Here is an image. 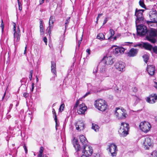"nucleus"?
Here are the masks:
<instances>
[{
  "mask_svg": "<svg viewBox=\"0 0 157 157\" xmlns=\"http://www.w3.org/2000/svg\"><path fill=\"white\" fill-rule=\"evenodd\" d=\"M137 30V35L140 36H146L147 40L152 43H155L157 41L156 37L157 33L155 31L152 30H147L146 26L140 25H136Z\"/></svg>",
  "mask_w": 157,
  "mask_h": 157,
  "instance_id": "1",
  "label": "nucleus"
},
{
  "mask_svg": "<svg viewBox=\"0 0 157 157\" xmlns=\"http://www.w3.org/2000/svg\"><path fill=\"white\" fill-rule=\"evenodd\" d=\"M95 107L98 110L104 111L106 109L107 104L106 102L103 99H98L95 101L94 103Z\"/></svg>",
  "mask_w": 157,
  "mask_h": 157,
  "instance_id": "2",
  "label": "nucleus"
},
{
  "mask_svg": "<svg viewBox=\"0 0 157 157\" xmlns=\"http://www.w3.org/2000/svg\"><path fill=\"white\" fill-rule=\"evenodd\" d=\"M128 124L124 122L121 123L120 128L118 130L119 134L121 136L124 137L128 134L129 130Z\"/></svg>",
  "mask_w": 157,
  "mask_h": 157,
  "instance_id": "3",
  "label": "nucleus"
},
{
  "mask_svg": "<svg viewBox=\"0 0 157 157\" xmlns=\"http://www.w3.org/2000/svg\"><path fill=\"white\" fill-rule=\"evenodd\" d=\"M149 16L151 21H147L148 25L151 23L155 24V26L157 28V12L156 10L152 9L149 12Z\"/></svg>",
  "mask_w": 157,
  "mask_h": 157,
  "instance_id": "4",
  "label": "nucleus"
},
{
  "mask_svg": "<svg viewBox=\"0 0 157 157\" xmlns=\"http://www.w3.org/2000/svg\"><path fill=\"white\" fill-rule=\"evenodd\" d=\"M144 11V10H138L136 9L135 15L136 17V25H137L139 23H143L144 18L143 16V13Z\"/></svg>",
  "mask_w": 157,
  "mask_h": 157,
  "instance_id": "5",
  "label": "nucleus"
},
{
  "mask_svg": "<svg viewBox=\"0 0 157 157\" xmlns=\"http://www.w3.org/2000/svg\"><path fill=\"white\" fill-rule=\"evenodd\" d=\"M142 143L143 147L145 149H149L153 145L152 140L150 137H146L142 139Z\"/></svg>",
  "mask_w": 157,
  "mask_h": 157,
  "instance_id": "6",
  "label": "nucleus"
},
{
  "mask_svg": "<svg viewBox=\"0 0 157 157\" xmlns=\"http://www.w3.org/2000/svg\"><path fill=\"white\" fill-rule=\"evenodd\" d=\"M139 127L140 129L143 132L147 133L150 130L151 126L150 124L146 121L141 122Z\"/></svg>",
  "mask_w": 157,
  "mask_h": 157,
  "instance_id": "7",
  "label": "nucleus"
},
{
  "mask_svg": "<svg viewBox=\"0 0 157 157\" xmlns=\"http://www.w3.org/2000/svg\"><path fill=\"white\" fill-rule=\"evenodd\" d=\"M146 101L150 104L154 103L157 101V94H152L146 98Z\"/></svg>",
  "mask_w": 157,
  "mask_h": 157,
  "instance_id": "8",
  "label": "nucleus"
},
{
  "mask_svg": "<svg viewBox=\"0 0 157 157\" xmlns=\"http://www.w3.org/2000/svg\"><path fill=\"white\" fill-rule=\"evenodd\" d=\"M114 59L112 56L108 55L103 58V61L107 65H111L113 63Z\"/></svg>",
  "mask_w": 157,
  "mask_h": 157,
  "instance_id": "9",
  "label": "nucleus"
},
{
  "mask_svg": "<svg viewBox=\"0 0 157 157\" xmlns=\"http://www.w3.org/2000/svg\"><path fill=\"white\" fill-rule=\"evenodd\" d=\"M117 146L114 144H110L109 146V149L111 155L113 156H115L116 155Z\"/></svg>",
  "mask_w": 157,
  "mask_h": 157,
  "instance_id": "10",
  "label": "nucleus"
},
{
  "mask_svg": "<svg viewBox=\"0 0 157 157\" xmlns=\"http://www.w3.org/2000/svg\"><path fill=\"white\" fill-rule=\"evenodd\" d=\"M13 25V31H14V41H18L20 40V30L18 28L17 32H16V25L14 23Z\"/></svg>",
  "mask_w": 157,
  "mask_h": 157,
  "instance_id": "11",
  "label": "nucleus"
},
{
  "mask_svg": "<svg viewBox=\"0 0 157 157\" xmlns=\"http://www.w3.org/2000/svg\"><path fill=\"white\" fill-rule=\"evenodd\" d=\"M115 68L119 71H123L125 67L124 63L121 61L116 63L114 65Z\"/></svg>",
  "mask_w": 157,
  "mask_h": 157,
  "instance_id": "12",
  "label": "nucleus"
},
{
  "mask_svg": "<svg viewBox=\"0 0 157 157\" xmlns=\"http://www.w3.org/2000/svg\"><path fill=\"white\" fill-rule=\"evenodd\" d=\"M125 50V49L122 47H117L115 48L113 51V52L115 55L118 56L123 54Z\"/></svg>",
  "mask_w": 157,
  "mask_h": 157,
  "instance_id": "13",
  "label": "nucleus"
},
{
  "mask_svg": "<svg viewBox=\"0 0 157 157\" xmlns=\"http://www.w3.org/2000/svg\"><path fill=\"white\" fill-rule=\"evenodd\" d=\"M55 21V18L52 16H51L49 21V29L48 32V33L49 35L51 34V29L53 28V23Z\"/></svg>",
  "mask_w": 157,
  "mask_h": 157,
  "instance_id": "14",
  "label": "nucleus"
},
{
  "mask_svg": "<svg viewBox=\"0 0 157 157\" xmlns=\"http://www.w3.org/2000/svg\"><path fill=\"white\" fill-rule=\"evenodd\" d=\"M87 109L84 103L80 104L77 110L78 113L80 114H83Z\"/></svg>",
  "mask_w": 157,
  "mask_h": 157,
  "instance_id": "15",
  "label": "nucleus"
},
{
  "mask_svg": "<svg viewBox=\"0 0 157 157\" xmlns=\"http://www.w3.org/2000/svg\"><path fill=\"white\" fill-rule=\"evenodd\" d=\"M138 50L137 49L132 48L127 53L128 56L130 57L136 56L137 54Z\"/></svg>",
  "mask_w": 157,
  "mask_h": 157,
  "instance_id": "16",
  "label": "nucleus"
},
{
  "mask_svg": "<svg viewBox=\"0 0 157 157\" xmlns=\"http://www.w3.org/2000/svg\"><path fill=\"white\" fill-rule=\"evenodd\" d=\"M147 70L148 73L151 75H153L155 72V67L152 65H147Z\"/></svg>",
  "mask_w": 157,
  "mask_h": 157,
  "instance_id": "17",
  "label": "nucleus"
},
{
  "mask_svg": "<svg viewBox=\"0 0 157 157\" xmlns=\"http://www.w3.org/2000/svg\"><path fill=\"white\" fill-rule=\"evenodd\" d=\"M76 129L78 130L81 131L84 128V124L82 121H78L75 125Z\"/></svg>",
  "mask_w": 157,
  "mask_h": 157,
  "instance_id": "18",
  "label": "nucleus"
},
{
  "mask_svg": "<svg viewBox=\"0 0 157 157\" xmlns=\"http://www.w3.org/2000/svg\"><path fill=\"white\" fill-rule=\"evenodd\" d=\"M143 48L146 50L151 52L152 46L147 42L143 43Z\"/></svg>",
  "mask_w": 157,
  "mask_h": 157,
  "instance_id": "19",
  "label": "nucleus"
},
{
  "mask_svg": "<svg viewBox=\"0 0 157 157\" xmlns=\"http://www.w3.org/2000/svg\"><path fill=\"white\" fill-rule=\"evenodd\" d=\"M73 143L74 147L76 151H79L80 146L79 145L78 140L77 139H74L73 140Z\"/></svg>",
  "mask_w": 157,
  "mask_h": 157,
  "instance_id": "20",
  "label": "nucleus"
},
{
  "mask_svg": "<svg viewBox=\"0 0 157 157\" xmlns=\"http://www.w3.org/2000/svg\"><path fill=\"white\" fill-rule=\"evenodd\" d=\"M51 71L52 73H53L55 75V76H54V77H55V76H56V63L53 61L51 62Z\"/></svg>",
  "mask_w": 157,
  "mask_h": 157,
  "instance_id": "21",
  "label": "nucleus"
},
{
  "mask_svg": "<svg viewBox=\"0 0 157 157\" xmlns=\"http://www.w3.org/2000/svg\"><path fill=\"white\" fill-rule=\"evenodd\" d=\"M90 149H91L92 150V153H93V149L92 148V147H91L90 146H87L86 145H84L83 146V150H82V153H83V154L85 155V152H87L89 154V151L90 150Z\"/></svg>",
  "mask_w": 157,
  "mask_h": 157,
  "instance_id": "22",
  "label": "nucleus"
},
{
  "mask_svg": "<svg viewBox=\"0 0 157 157\" xmlns=\"http://www.w3.org/2000/svg\"><path fill=\"white\" fill-rule=\"evenodd\" d=\"M79 139L83 145V146L86 145V142H87V141L86 138L84 136L82 135H80L79 136Z\"/></svg>",
  "mask_w": 157,
  "mask_h": 157,
  "instance_id": "23",
  "label": "nucleus"
},
{
  "mask_svg": "<svg viewBox=\"0 0 157 157\" xmlns=\"http://www.w3.org/2000/svg\"><path fill=\"white\" fill-rule=\"evenodd\" d=\"M40 34L41 35H43L44 34V28L43 25V21L41 19H40Z\"/></svg>",
  "mask_w": 157,
  "mask_h": 157,
  "instance_id": "24",
  "label": "nucleus"
},
{
  "mask_svg": "<svg viewBox=\"0 0 157 157\" xmlns=\"http://www.w3.org/2000/svg\"><path fill=\"white\" fill-rule=\"evenodd\" d=\"M121 110L119 108H116L115 111V115L116 117L119 119H121L122 118L121 116H120V114L121 113Z\"/></svg>",
  "mask_w": 157,
  "mask_h": 157,
  "instance_id": "25",
  "label": "nucleus"
},
{
  "mask_svg": "<svg viewBox=\"0 0 157 157\" xmlns=\"http://www.w3.org/2000/svg\"><path fill=\"white\" fill-rule=\"evenodd\" d=\"M97 38L99 40H103L105 39V36L103 33H100L97 35Z\"/></svg>",
  "mask_w": 157,
  "mask_h": 157,
  "instance_id": "26",
  "label": "nucleus"
},
{
  "mask_svg": "<svg viewBox=\"0 0 157 157\" xmlns=\"http://www.w3.org/2000/svg\"><path fill=\"white\" fill-rule=\"evenodd\" d=\"M85 155L82 154L81 157H89L88 156H90L92 154V150L90 149L89 151V154L87 152H85Z\"/></svg>",
  "mask_w": 157,
  "mask_h": 157,
  "instance_id": "27",
  "label": "nucleus"
},
{
  "mask_svg": "<svg viewBox=\"0 0 157 157\" xmlns=\"http://www.w3.org/2000/svg\"><path fill=\"white\" fill-rule=\"evenodd\" d=\"M143 43H138L136 44H134L133 46L134 47H138L139 48H143Z\"/></svg>",
  "mask_w": 157,
  "mask_h": 157,
  "instance_id": "28",
  "label": "nucleus"
},
{
  "mask_svg": "<svg viewBox=\"0 0 157 157\" xmlns=\"http://www.w3.org/2000/svg\"><path fill=\"white\" fill-rule=\"evenodd\" d=\"M92 128L96 132H97L99 130V127L96 124H92Z\"/></svg>",
  "mask_w": 157,
  "mask_h": 157,
  "instance_id": "29",
  "label": "nucleus"
},
{
  "mask_svg": "<svg viewBox=\"0 0 157 157\" xmlns=\"http://www.w3.org/2000/svg\"><path fill=\"white\" fill-rule=\"evenodd\" d=\"M144 61L147 63L149 59V56L148 54H144L143 56Z\"/></svg>",
  "mask_w": 157,
  "mask_h": 157,
  "instance_id": "30",
  "label": "nucleus"
},
{
  "mask_svg": "<svg viewBox=\"0 0 157 157\" xmlns=\"http://www.w3.org/2000/svg\"><path fill=\"white\" fill-rule=\"evenodd\" d=\"M110 33L111 34L110 36L108 38V39H111L112 37L115 34L114 31L112 29H110L109 30Z\"/></svg>",
  "mask_w": 157,
  "mask_h": 157,
  "instance_id": "31",
  "label": "nucleus"
},
{
  "mask_svg": "<svg viewBox=\"0 0 157 157\" xmlns=\"http://www.w3.org/2000/svg\"><path fill=\"white\" fill-rule=\"evenodd\" d=\"M70 17H68L66 21L65 22V30L64 31V33L65 32L67 28V27L68 24L70 22Z\"/></svg>",
  "mask_w": 157,
  "mask_h": 157,
  "instance_id": "32",
  "label": "nucleus"
},
{
  "mask_svg": "<svg viewBox=\"0 0 157 157\" xmlns=\"http://www.w3.org/2000/svg\"><path fill=\"white\" fill-rule=\"evenodd\" d=\"M44 148L43 147H41L39 151V154L38 155V157H42V153L43 151Z\"/></svg>",
  "mask_w": 157,
  "mask_h": 157,
  "instance_id": "33",
  "label": "nucleus"
},
{
  "mask_svg": "<svg viewBox=\"0 0 157 157\" xmlns=\"http://www.w3.org/2000/svg\"><path fill=\"white\" fill-rule=\"evenodd\" d=\"M140 5L143 8H145V6L144 3V0H140L139 2Z\"/></svg>",
  "mask_w": 157,
  "mask_h": 157,
  "instance_id": "34",
  "label": "nucleus"
},
{
  "mask_svg": "<svg viewBox=\"0 0 157 157\" xmlns=\"http://www.w3.org/2000/svg\"><path fill=\"white\" fill-rule=\"evenodd\" d=\"M100 71L101 72H104L105 71L106 67L105 65H102L100 68Z\"/></svg>",
  "mask_w": 157,
  "mask_h": 157,
  "instance_id": "35",
  "label": "nucleus"
},
{
  "mask_svg": "<svg viewBox=\"0 0 157 157\" xmlns=\"http://www.w3.org/2000/svg\"><path fill=\"white\" fill-rule=\"evenodd\" d=\"M54 120H55V121L56 122V130H57V127L59 126V124L57 122V115H56L55 114V118H54Z\"/></svg>",
  "mask_w": 157,
  "mask_h": 157,
  "instance_id": "36",
  "label": "nucleus"
},
{
  "mask_svg": "<svg viewBox=\"0 0 157 157\" xmlns=\"http://www.w3.org/2000/svg\"><path fill=\"white\" fill-rule=\"evenodd\" d=\"M150 157H157V152L156 151H153L151 154Z\"/></svg>",
  "mask_w": 157,
  "mask_h": 157,
  "instance_id": "37",
  "label": "nucleus"
},
{
  "mask_svg": "<svg viewBox=\"0 0 157 157\" xmlns=\"http://www.w3.org/2000/svg\"><path fill=\"white\" fill-rule=\"evenodd\" d=\"M126 114L125 113H122L121 112L120 114V116H121L122 117V119L125 118L126 116Z\"/></svg>",
  "mask_w": 157,
  "mask_h": 157,
  "instance_id": "38",
  "label": "nucleus"
},
{
  "mask_svg": "<svg viewBox=\"0 0 157 157\" xmlns=\"http://www.w3.org/2000/svg\"><path fill=\"white\" fill-rule=\"evenodd\" d=\"M0 27L2 28V32H3L4 31V24L2 19L1 20V24L0 25Z\"/></svg>",
  "mask_w": 157,
  "mask_h": 157,
  "instance_id": "39",
  "label": "nucleus"
},
{
  "mask_svg": "<svg viewBox=\"0 0 157 157\" xmlns=\"http://www.w3.org/2000/svg\"><path fill=\"white\" fill-rule=\"evenodd\" d=\"M152 49L153 51L155 54H157V46H155L154 47H152Z\"/></svg>",
  "mask_w": 157,
  "mask_h": 157,
  "instance_id": "40",
  "label": "nucleus"
},
{
  "mask_svg": "<svg viewBox=\"0 0 157 157\" xmlns=\"http://www.w3.org/2000/svg\"><path fill=\"white\" fill-rule=\"evenodd\" d=\"M17 0V2H18V6H19V10L20 11L22 9V8L21 7L22 5H21V2H20L19 0Z\"/></svg>",
  "mask_w": 157,
  "mask_h": 157,
  "instance_id": "41",
  "label": "nucleus"
},
{
  "mask_svg": "<svg viewBox=\"0 0 157 157\" xmlns=\"http://www.w3.org/2000/svg\"><path fill=\"white\" fill-rule=\"evenodd\" d=\"M64 107V104H62L59 108V111L62 112L63 110V109Z\"/></svg>",
  "mask_w": 157,
  "mask_h": 157,
  "instance_id": "42",
  "label": "nucleus"
},
{
  "mask_svg": "<svg viewBox=\"0 0 157 157\" xmlns=\"http://www.w3.org/2000/svg\"><path fill=\"white\" fill-rule=\"evenodd\" d=\"M33 73V71L31 70L30 71V74L29 75V79L30 81L32 80V78Z\"/></svg>",
  "mask_w": 157,
  "mask_h": 157,
  "instance_id": "43",
  "label": "nucleus"
},
{
  "mask_svg": "<svg viewBox=\"0 0 157 157\" xmlns=\"http://www.w3.org/2000/svg\"><path fill=\"white\" fill-rule=\"evenodd\" d=\"M98 71V68L97 67H95L94 68L93 71V73L94 74H95Z\"/></svg>",
  "mask_w": 157,
  "mask_h": 157,
  "instance_id": "44",
  "label": "nucleus"
},
{
  "mask_svg": "<svg viewBox=\"0 0 157 157\" xmlns=\"http://www.w3.org/2000/svg\"><path fill=\"white\" fill-rule=\"evenodd\" d=\"M23 147L25 150V153L26 154L27 153L28 150H27V147L26 146L25 144H24V146H23Z\"/></svg>",
  "mask_w": 157,
  "mask_h": 157,
  "instance_id": "45",
  "label": "nucleus"
},
{
  "mask_svg": "<svg viewBox=\"0 0 157 157\" xmlns=\"http://www.w3.org/2000/svg\"><path fill=\"white\" fill-rule=\"evenodd\" d=\"M34 84L33 83H32V85H31V91L32 92L33 90H34Z\"/></svg>",
  "mask_w": 157,
  "mask_h": 157,
  "instance_id": "46",
  "label": "nucleus"
},
{
  "mask_svg": "<svg viewBox=\"0 0 157 157\" xmlns=\"http://www.w3.org/2000/svg\"><path fill=\"white\" fill-rule=\"evenodd\" d=\"M29 95V94L27 93H24L23 94V96L25 98H26L28 97Z\"/></svg>",
  "mask_w": 157,
  "mask_h": 157,
  "instance_id": "47",
  "label": "nucleus"
},
{
  "mask_svg": "<svg viewBox=\"0 0 157 157\" xmlns=\"http://www.w3.org/2000/svg\"><path fill=\"white\" fill-rule=\"evenodd\" d=\"M43 40L44 42L45 43L46 45H47V40L46 37H44L43 38Z\"/></svg>",
  "mask_w": 157,
  "mask_h": 157,
  "instance_id": "48",
  "label": "nucleus"
},
{
  "mask_svg": "<svg viewBox=\"0 0 157 157\" xmlns=\"http://www.w3.org/2000/svg\"><path fill=\"white\" fill-rule=\"evenodd\" d=\"M90 92H87V93H86L84 95V96L83 97V98H85V97H86V96H88V95H89L90 94Z\"/></svg>",
  "mask_w": 157,
  "mask_h": 157,
  "instance_id": "49",
  "label": "nucleus"
},
{
  "mask_svg": "<svg viewBox=\"0 0 157 157\" xmlns=\"http://www.w3.org/2000/svg\"><path fill=\"white\" fill-rule=\"evenodd\" d=\"M86 52L89 55H90V49H87L86 50Z\"/></svg>",
  "mask_w": 157,
  "mask_h": 157,
  "instance_id": "50",
  "label": "nucleus"
},
{
  "mask_svg": "<svg viewBox=\"0 0 157 157\" xmlns=\"http://www.w3.org/2000/svg\"><path fill=\"white\" fill-rule=\"evenodd\" d=\"M107 21H108V20H107V18H106V17L105 18V19H104V21L103 22V25H104L106 23Z\"/></svg>",
  "mask_w": 157,
  "mask_h": 157,
  "instance_id": "51",
  "label": "nucleus"
},
{
  "mask_svg": "<svg viewBox=\"0 0 157 157\" xmlns=\"http://www.w3.org/2000/svg\"><path fill=\"white\" fill-rule=\"evenodd\" d=\"M103 75L104 77H108L109 76V74L105 73V74H104Z\"/></svg>",
  "mask_w": 157,
  "mask_h": 157,
  "instance_id": "52",
  "label": "nucleus"
},
{
  "mask_svg": "<svg viewBox=\"0 0 157 157\" xmlns=\"http://www.w3.org/2000/svg\"><path fill=\"white\" fill-rule=\"evenodd\" d=\"M82 37L81 38V39L80 40H79L78 41V47H79L80 46V44L81 43V41H82Z\"/></svg>",
  "mask_w": 157,
  "mask_h": 157,
  "instance_id": "53",
  "label": "nucleus"
},
{
  "mask_svg": "<svg viewBox=\"0 0 157 157\" xmlns=\"http://www.w3.org/2000/svg\"><path fill=\"white\" fill-rule=\"evenodd\" d=\"M44 0H40V4H42L44 3Z\"/></svg>",
  "mask_w": 157,
  "mask_h": 157,
  "instance_id": "54",
  "label": "nucleus"
},
{
  "mask_svg": "<svg viewBox=\"0 0 157 157\" xmlns=\"http://www.w3.org/2000/svg\"><path fill=\"white\" fill-rule=\"evenodd\" d=\"M154 83L155 84L154 85V86L155 88L157 89V82H155Z\"/></svg>",
  "mask_w": 157,
  "mask_h": 157,
  "instance_id": "55",
  "label": "nucleus"
},
{
  "mask_svg": "<svg viewBox=\"0 0 157 157\" xmlns=\"http://www.w3.org/2000/svg\"><path fill=\"white\" fill-rule=\"evenodd\" d=\"M26 49H27V46L26 45L25 47V50H24V54H25L26 53Z\"/></svg>",
  "mask_w": 157,
  "mask_h": 157,
  "instance_id": "56",
  "label": "nucleus"
},
{
  "mask_svg": "<svg viewBox=\"0 0 157 157\" xmlns=\"http://www.w3.org/2000/svg\"><path fill=\"white\" fill-rule=\"evenodd\" d=\"M13 107V104H10V106H9V111H10V110L12 108V107Z\"/></svg>",
  "mask_w": 157,
  "mask_h": 157,
  "instance_id": "57",
  "label": "nucleus"
},
{
  "mask_svg": "<svg viewBox=\"0 0 157 157\" xmlns=\"http://www.w3.org/2000/svg\"><path fill=\"white\" fill-rule=\"evenodd\" d=\"M52 113L54 114V116L55 117V114L56 115V111H55L54 109H52Z\"/></svg>",
  "mask_w": 157,
  "mask_h": 157,
  "instance_id": "58",
  "label": "nucleus"
},
{
  "mask_svg": "<svg viewBox=\"0 0 157 157\" xmlns=\"http://www.w3.org/2000/svg\"><path fill=\"white\" fill-rule=\"evenodd\" d=\"M137 89L136 87H134V89H133V91L134 92H136L137 91Z\"/></svg>",
  "mask_w": 157,
  "mask_h": 157,
  "instance_id": "59",
  "label": "nucleus"
},
{
  "mask_svg": "<svg viewBox=\"0 0 157 157\" xmlns=\"http://www.w3.org/2000/svg\"><path fill=\"white\" fill-rule=\"evenodd\" d=\"M78 106V105L76 104L74 106V108L75 109V108H77V107Z\"/></svg>",
  "mask_w": 157,
  "mask_h": 157,
  "instance_id": "60",
  "label": "nucleus"
},
{
  "mask_svg": "<svg viewBox=\"0 0 157 157\" xmlns=\"http://www.w3.org/2000/svg\"><path fill=\"white\" fill-rule=\"evenodd\" d=\"M6 92H5L4 94V95L2 97V99L3 100V99H4L5 96V95H6Z\"/></svg>",
  "mask_w": 157,
  "mask_h": 157,
  "instance_id": "61",
  "label": "nucleus"
},
{
  "mask_svg": "<svg viewBox=\"0 0 157 157\" xmlns=\"http://www.w3.org/2000/svg\"><path fill=\"white\" fill-rule=\"evenodd\" d=\"M39 80L38 78L37 77V76H36V82H38Z\"/></svg>",
  "mask_w": 157,
  "mask_h": 157,
  "instance_id": "62",
  "label": "nucleus"
},
{
  "mask_svg": "<svg viewBox=\"0 0 157 157\" xmlns=\"http://www.w3.org/2000/svg\"><path fill=\"white\" fill-rule=\"evenodd\" d=\"M102 15V13H100V14H98V16L99 17L101 16Z\"/></svg>",
  "mask_w": 157,
  "mask_h": 157,
  "instance_id": "63",
  "label": "nucleus"
},
{
  "mask_svg": "<svg viewBox=\"0 0 157 157\" xmlns=\"http://www.w3.org/2000/svg\"><path fill=\"white\" fill-rule=\"evenodd\" d=\"M117 37L116 36H114L113 37V38L114 40H116L117 39Z\"/></svg>",
  "mask_w": 157,
  "mask_h": 157,
  "instance_id": "64",
  "label": "nucleus"
}]
</instances>
